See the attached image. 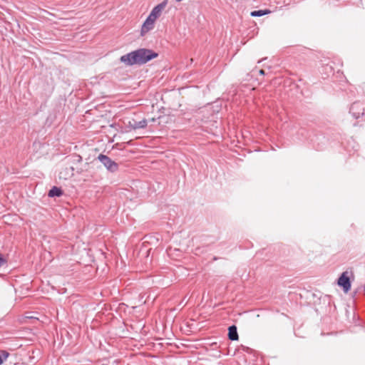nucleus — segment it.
I'll return each mask as SVG.
<instances>
[{
    "label": "nucleus",
    "mask_w": 365,
    "mask_h": 365,
    "mask_svg": "<svg viewBox=\"0 0 365 365\" xmlns=\"http://www.w3.org/2000/svg\"><path fill=\"white\" fill-rule=\"evenodd\" d=\"M158 53L148 48H139L120 57V62L126 66L143 65L157 58Z\"/></svg>",
    "instance_id": "obj_1"
},
{
    "label": "nucleus",
    "mask_w": 365,
    "mask_h": 365,
    "mask_svg": "<svg viewBox=\"0 0 365 365\" xmlns=\"http://www.w3.org/2000/svg\"><path fill=\"white\" fill-rule=\"evenodd\" d=\"M98 160L105 166V168L110 173H115L118 170V165L108 156L100 154Z\"/></svg>",
    "instance_id": "obj_2"
},
{
    "label": "nucleus",
    "mask_w": 365,
    "mask_h": 365,
    "mask_svg": "<svg viewBox=\"0 0 365 365\" xmlns=\"http://www.w3.org/2000/svg\"><path fill=\"white\" fill-rule=\"evenodd\" d=\"M337 284L343 289L345 293H347L351 289V281L349 278V272L346 271L342 272L338 279Z\"/></svg>",
    "instance_id": "obj_3"
},
{
    "label": "nucleus",
    "mask_w": 365,
    "mask_h": 365,
    "mask_svg": "<svg viewBox=\"0 0 365 365\" xmlns=\"http://www.w3.org/2000/svg\"><path fill=\"white\" fill-rule=\"evenodd\" d=\"M166 5V1H164L160 4H158L152 9L151 12L149 14V16L151 17V19L156 21V19L160 16L162 11H163Z\"/></svg>",
    "instance_id": "obj_4"
},
{
    "label": "nucleus",
    "mask_w": 365,
    "mask_h": 365,
    "mask_svg": "<svg viewBox=\"0 0 365 365\" xmlns=\"http://www.w3.org/2000/svg\"><path fill=\"white\" fill-rule=\"evenodd\" d=\"M146 126L147 120L145 119L140 121H135V120H129L126 124V128L128 129V130L145 128Z\"/></svg>",
    "instance_id": "obj_5"
},
{
    "label": "nucleus",
    "mask_w": 365,
    "mask_h": 365,
    "mask_svg": "<svg viewBox=\"0 0 365 365\" xmlns=\"http://www.w3.org/2000/svg\"><path fill=\"white\" fill-rule=\"evenodd\" d=\"M155 20L151 19L149 16L145 19L141 27V35L143 36L145 34L148 33L149 31L152 30L154 28V24Z\"/></svg>",
    "instance_id": "obj_6"
},
{
    "label": "nucleus",
    "mask_w": 365,
    "mask_h": 365,
    "mask_svg": "<svg viewBox=\"0 0 365 365\" xmlns=\"http://www.w3.org/2000/svg\"><path fill=\"white\" fill-rule=\"evenodd\" d=\"M239 336L237 333V327L232 325L228 328V339L231 341L238 340Z\"/></svg>",
    "instance_id": "obj_7"
},
{
    "label": "nucleus",
    "mask_w": 365,
    "mask_h": 365,
    "mask_svg": "<svg viewBox=\"0 0 365 365\" xmlns=\"http://www.w3.org/2000/svg\"><path fill=\"white\" fill-rule=\"evenodd\" d=\"M63 195V190L56 186H53L49 191H48V197H60Z\"/></svg>",
    "instance_id": "obj_8"
},
{
    "label": "nucleus",
    "mask_w": 365,
    "mask_h": 365,
    "mask_svg": "<svg viewBox=\"0 0 365 365\" xmlns=\"http://www.w3.org/2000/svg\"><path fill=\"white\" fill-rule=\"evenodd\" d=\"M270 13H271V11L269 9L257 10V11H252L250 15L253 17H257V16L259 17V16H262L264 15H266V14H268Z\"/></svg>",
    "instance_id": "obj_9"
},
{
    "label": "nucleus",
    "mask_w": 365,
    "mask_h": 365,
    "mask_svg": "<svg viewBox=\"0 0 365 365\" xmlns=\"http://www.w3.org/2000/svg\"><path fill=\"white\" fill-rule=\"evenodd\" d=\"M9 356V353L6 351L2 352V356L0 355V365L2 364L4 360Z\"/></svg>",
    "instance_id": "obj_10"
},
{
    "label": "nucleus",
    "mask_w": 365,
    "mask_h": 365,
    "mask_svg": "<svg viewBox=\"0 0 365 365\" xmlns=\"http://www.w3.org/2000/svg\"><path fill=\"white\" fill-rule=\"evenodd\" d=\"M6 260L4 258L3 255L0 253V267L6 264Z\"/></svg>",
    "instance_id": "obj_11"
},
{
    "label": "nucleus",
    "mask_w": 365,
    "mask_h": 365,
    "mask_svg": "<svg viewBox=\"0 0 365 365\" xmlns=\"http://www.w3.org/2000/svg\"><path fill=\"white\" fill-rule=\"evenodd\" d=\"M259 73L260 75H264V71L263 69L259 70Z\"/></svg>",
    "instance_id": "obj_12"
},
{
    "label": "nucleus",
    "mask_w": 365,
    "mask_h": 365,
    "mask_svg": "<svg viewBox=\"0 0 365 365\" xmlns=\"http://www.w3.org/2000/svg\"><path fill=\"white\" fill-rule=\"evenodd\" d=\"M364 291H365V284H364Z\"/></svg>",
    "instance_id": "obj_13"
}]
</instances>
